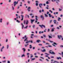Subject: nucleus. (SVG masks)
<instances>
[{"mask_svg":"<svg viewBox=\"0 0 63 63\" xmlns=\"http://www.w3.org/2000/svg\"><path fill=\"white\" fill-rule=\"evenodd\" d=\"M51 51H52V50H49V52L51 54H53V55H54L55 54V53H54V52L52 51L51 52Z\"/></svg>","mask_w":63,"mask_h":63,"instance_id":"nucleus-1","label":"nucleus"},{"mask_svg":"<svg viewBox=\"0 0 63 63\" xmlns=\"http://www.w3.org/2000/svg\"><path fill=\"white\" fill-rule=\"evenodd\" d=\"M27 37V36L26 35H25L24 36V37L26 38L25 39V40H24V41L25 42V41H27V42L28 41V40L27 39H28V37Z\"/></svg>","mask_w":63,"mask_h":63,"instance_id":"nucleus-2","label":"nucleus"},{"mask_svg":"<svg viewBox=\"0 0 63 63\" xmlns=\"http://www.w3.org/2000/svg\"><path fill=\"white\" fill-rule=\"evenodd\" d=\"M18 3V1H17L16 2V1H15L14 2V6L15 7L16 6V4H17Z\"/></svg>","mask_w":63,"mask_h":63,"instance_id":"nucleus-3","label":"nucleus"},{"mask_svg":"<svg viewBox=\"0 0 63 63\" xmlns=\"http://www.w3.org/2000/svg\"><path fill=\"white\" fill-rule=\"evenodd\" d=\"M39 26H40V27H41V28H43L42 26H43V27H44L45 28H46V26H45L44 25H39Z\"/></svg>","mask_w":63,"mask_h":63,"instance_id":"nucleus-4","label":"nucleus"},{"mask_svg":"<svg viewBox=\"0 0 63 63\" xmlns=\"http://www.w3.org/2000/svg\"><path fill=\"white\" fill-rule=\"evenodd\" d=\"M41 6H43V4L42 3H40L39 4V6L40 7V9H42V7L41 6Z\"/></svg>","mask_w":63,"mask_h":63,"instance_id":"nucleus-5","label":"nucleus"},{"mask_svg":"<svg viewBox=\"0 0 63 63\" xmlns=\"http://www.w3.org/2000/svg\"><path fill=\"white\" fill-rule=\"evenodd\" d=\"M35 19H36V20H35V23H37V20H38V19L37 18H38V16H35Z\"/></svg>","mask_w":63,"mask_h":63,"instance_id":"nucleus-6","label":"nucleus"},{"mask_svg":"<svg viewBox=\"0 0 63 63\" xmlns=\"http://www.w3.org/2000/svg\"><path fill=\"white\" fill-rule=\"evenodd\" d=\"M58 37L59 39H60V38H62V36L61 35H60V36L58 35Z\"/></svg>","mask_w":63,"mask_h":63,"instance_id":"nucleus-7","label":"nucleus"},{"mask_svg":"<svg viewBox=\"0 0 63 63\" xmlns=\"http://www.w3.org/2000/svg\"><path fill=\"white\" fill-rule=\"evenodd\" d=\"M31 23L32 24H33V22H34V21H35V19H33V20L31 19Z\"/></svg>","mask_w":63,"mask_h":63,"instance_id":"nucleus-8","label":"nucleus"},{"mask_svg":"<svg viewBox=\"0 0 63 63\" xmlns=\"http://www.w3.org/2000/svg\"><path fill=\"white\" fill-rule=\"evenodd\" d=\"M21 18H22L21 19V20H22H22H23V17H24V16H23V15H21Z\"/></svg>","mask_w":63,"mask_h":63,"instance_id":"nucleus-9","label":"nucleus"},{"mask_svg":"<svg viewBox=\"0 0 63 63\" xmlns=\"http://www.w3.org/2000/svg\"><path fill=\"white\" fill-rule=\"evenodd\" d=\"M30 7H29L28 9H27V10H28V12H30Z\"/></svg>","mask_w":63,"mask_h":63,"instance_id":"nucleus-10","label":"nucleus"},{"mask_svg":"<svg viewBox=\"0 0 63 63\" xmlns=\"http://www.w3.org/2000/svg\"><path fill=\"white\" fill-rule=\"evenodd\" d=\"M21 25H22V29H23V27H24V25H23V24L22 23H21Z\"/></svg>","mask_w":63,"mask_h":63,"instance_id":"nucleus-11","label":"nucleus"},{"mask_svg":"<svg viewBox=\"0 0 63 63\" xmlns=\"http://www.w3.org/2000/svg\"><path fill=\"white\" fill-rule=\"evenodd\" d=\"M40 17L41 18H42L43 19H44V16H43V15L41 16Z\"/></svg>","mask_w":63,"mask_h":63,"instance_id":"nucleus-12","label":"nucleus"},{"mask_svg":"<svg viewBox=\"0 0 63 63\" xmlns=\"http://www.w3.org/2000/svg\"><path fill=\"white\" fill-rule=\"evenodd\" d=\"M3 48H4V47L3 46L2 48H1V52H2V51H3L2 50L3 49Z\"/></svg>","mask_w":63,"mask_h":63,"instance_id":"nucleus-13","label":"nucleus"},{"mask_svg":"<svg viewBox=\"0 0 63 63\" xmlns=\"http://www.w3.org/2000/svg\"><path fill=\"white\" fill-rule=\"evenodd\" d=\"M57 59H58V60H59L60 59H61V58L60 57H57Z\"/></svg>","mask_w":63,"mask_h":63,"instance_id":"nucleus-14","label":"nucleus"},{"mask_svg":"<svg viewBox=\"0 0 63 63\" xmlns=\"http://www.w3.org/2000/svg\"><path fill=\"white\" fill-rule=\"evenodd\" d=\"M31 42V41L30 40H29L27 42H26V44H27V43H30Z\"/></svg>","mask_w":63,"mask_h":63,"instance_id":"nucleus-15","label":"nucleus"},{"mask_svg":"<svg viewBox=\"0 0 63 63\" xmlns=\"http://www.w3.org/2000/svg\"><path fill=\"white\" fill-rule=\"evenodd\" d=\"M43 52H46V49H44V50H43L42 51Z\"/></svg>","mask_w":63,"mask_h":63,"instance_id":"nucleus-16","label":"nucleus"},{"mask_svg":"<svg viewBox=\"0 0 63 63\" xmlns=\"http://www.w3.org/2000/svg\"><path fill=\"white\" fill-rule=\"evenodd\" d=\"M58 2H60L59 0H56V3H58Z\"/></svg>","mask_w":63,"mask_h":63,"instance_id":"nucleus-17","label":"nucleus"},{"mask_svg":"<svg viewBox=\"0 0 63 63\" xmlns=\"http://www.w3.org/2000/svg\"><path fill=\"white\" fill-rule=\"evenodd\" d=\"M25 55L24 54L22 55L21 57H25Z\"/></svg>","mask_w":63,"mask_h":63,"instance_id":"nucleus-18","label":"nucleus"},{"mask_svg":"<svg viewBox=\"0 0 63 63\" xmlns=\"http://www.w3.org/2000/svg\"><path fill=\"white\" fill-rule=\"evenodd\" d=\"M22 49H23V50H24L23 51H25L26 50V49H25V48H22Z\"/></svg>","mask_w":63,"mask_h":63,"instance_id":"nucleus-19","label":"nucleus"},{"mask_svg":"<svg viewBox=\"0 0 63 63\" xmlns=\"http://www.w3.org/2000/svg\"><path fill=\"white\" fill-rule=\"evenodd\" d=\"M26 23L27 25L28 24V20H27L26 22Z\"/></svg>","mask_w":63,"mask_h":63,"instance_id":"nucleus-20","label":"nucleus"},{"mask_svg":"<svg viewBox=\"0 0 63 63\" xmlns=\"http://www.w3.org/2000/svg\"><path fill=\"white\" fill-rule=\"evenodd\" d=\"M28 45H29V44H27V45H25V47H27V46Z\"/></svg>","mask_w":63,"mask_h":63,"instance_id":"nucleus-21","label":"nucleus"},{"mask_svg":"<svg viewBox=\"0 0 63 63\" xmlns=\"http://www.w3.org/2000/svg\"><path fill=\"white\" fill-rule=\"evenodd\" d=\"M36 42L37 43H39V42H40V40H37L36 41Z\"/></svg>","mask_w":63,"mask_h":63,"instance_id":"nucleus-22","label":"nucleus"},{"mask_svg":"<svg viewBox=\"0 0 63 63\" xmlns=\"http://www.w3.org/2000/svg\"><path fill=\"white\" fill-rule=\"evenodd\" d=\"M48 41L50 43H53V41L50 40H48Z\"/></svg>","mask_w":63,"mask_h":63,"instance_id":"nucleus-23","label":"nucleus"},{"mask_svg":"<svg viewBox=\"0 0 63 63\" xmlns=\"http://www.w3.org/2000/svg\"><path fill=\"white\" fill-rule=\"evenodd\" d=\"M26 21H25V20L24 21V24H26V23H25Z\"/></svg>","mask_w":63,"mask_h":63,"instance_id":"nucleus-24","label":"nucleus"},{"mask_svg":"<svg viewBox=\"0 0 63 63\" xmlns=\"http://www.w3.org/2000/svg\"><path fill=\"white\" fill-rule=\"evenodd\" d=\"M30 47H29L30 48H32V45H30Z\"/></svg>","mask_w":63,"mask_h":63,"instance_id":"nucleus-25","label":"nucleus"},{"mask_svg":"<svg viewBox=\"0 0 63 63\" xmlns=\"http://www.w3.org/2000/svg\"><path fill=\"white\" fill-rule=\"evenodd\" d=\"M45 15L46 16V17H47L48 16H47V14H45Z\"/></svg>","mask_w":63,"mask_h":63,"instance_id":"nucleus-26","label":"nucleus"},{"mask_svg":"<svg viewBox=\"0 0 63 63\" xmlns=\"http://www.w3.org/2000/svg\"><path fill=\"white\" fill-rule=\"evenodd\" d=\"M48 37L49 38H52V37L51 36H49V35H48Z\"/></svg>","mask_w":63,"mask_h":63,"instance_id":"nucleus-27","label":"nucleus"},{"mask_svg":"<svg viewBox=\"0 0 63 63\" xmlns=\"http://www.w3.org/2000/svg\"><path fill=\"white\" fill-rule=\"evenodd\" d=\"M58 21H59V20H60V19H61V18L59 17H58Z\"/></svg>","mask_w":63,"mask_h":63,"instance_id":"nucleus-28","label":"nucleus"},{"mask_svg":"<svg viewBox=\"0 0 63 63\" xmlns=\"http://www.w3.org/2000/svg\"><path fill=\"white\" fill-rule=\"evenodd\" d=\"M16 16H17L16 18H18V15H17V14H16Z\"/></svg>","mask_w":63,"mask_h":63,"instance_id":"nucleus-29","label":"nucleus"},{"mask_svg":"<svg viewBox=\"0 0 63 63\" xmlns=\"http://www.w3.org/2000/svg\"><path fill=\"white\" fill-rule=\"evenodd\" d=\"M35 25H33L32 26V27L33 28H35Z\"/></svg>","mask_w":63,"mask_h":63,"instance_id":"nucleus-30","label":"nucleus"},{"mask_svg":"<svg viewBox=\"0 0 63 63\" xmlns=\"http://www.w3.org/2000/svg\"><path fill=\"white\" fill-rule=\"evenodd\" d=\"M2 19H0V22H2Z\"/></svg>","mask_w":63,"mask_h":63,"instance_id":"nucleus-31","label":"nucleus"},{"mask_svg":"<svg viewBox=\"0 0 63 63\" xmlns=\"http://www.w3.org/2000/svg\"><path fill=\"white\" fill-rule=\"evenodd\" d=\"M16 21H17V22H18V23H19L20 22V21H18V20H17Z\"/></svg>","mask_w":63,"mask_h":63,"instance_id":"nucleus-32","label":"nucleus"},{"mask_svg":"<svg viewBox=\"0 0 63 63\" xmlns=\"http://www.w3.org/2000/svg\"><path fill=\"white\" fill-rule=\"evenodd\" d=\"M35 58H33L32 59V60H35Z\"/></svg>","mask_w":63,"mask_h":63,"instance_id":"nucleus-33","label":"nucleus"},{"mask_svg":"<svg viewBox=\"0 0 63 63\" xmlns=\"http://www.w3.org/2000/svg\"><path fill=\"white\" fill-rule=\"evenodd\" d=\"M36 5L37 6L38 5V3H36Z\"/></svg>","mask_w":63,"mask_h":63,"instance_id":"nucleus-34","label":"nucleus"},{"mask_svg":"<svg viewBox=\"0 0 63 63\" xmlns=\"http://www.w3.org/2000/svg\"><path fill=\"white\" fill-rule=\"evenodd\" d=\"M38 45L39 46H42V44H38Z\"/></svg>","mask_w":63,"mask_h":63,"instance_id":"nucleus-35","label":"nucleus"},{"mask_svg":"<svg viewBox=\"0 0 63 63\" xmlns=\"http://www.w3.org/2000/svg\"><path fill=\"white\" fill-rule=\"evenodd\" d=\"M54 31V29H52V30H51V31L52 32L53 31Z\"/></svg>","mask_w":63,"mask_h":63,"instance_id":"nucleus-36","label":"nucleus"},{"mask_svg":"<svg viewBox=\"0 0 63 63\" xmlns=\"http://www.w3.org/2000/svg\"><path fill=\"white\" fill-rule=\"evenodd\" d=\"M48 3H49L47 1L46 2V3L47 4H48Z\"/></svg>","mask_w":63,"mask_h":63,"instance_id":"nucleus-37","label":"nucleus"},{"mask_svg":"<svg viewBox=\"0 0 63 63\" xmlns=\"http://www.w3.org/2000/svg\"><path fill=\"white\" fill-rule=\"evenodd\" d=\"M59 10L60 11H62V9H60V8H59Z\"/></svg>","mask_w":63,"mask_h":63,"instance_id":"nucleus-38","label":"nucleus"},{"mask_svg":"<svg viewBox=\"0 0 63 63\" xmlns=\"http://www.w3.org/2000/svg\"><path fill=\"white\" fill-rule=\"evenodd\" d=\"M27 27H28V26H26V27H25V28H26V29L27 28Z\"/></svg>","mask_w":63,"mask_h":63,"instance_id":"nucleus-39","label":"nucleus"},{"mask_svg":"<svg viewBox=\"0 0 63 63\" xmlns=\"http://www.w3.org/2000/svg\"><path fill=\"white\" fill-rule=\"evenodd\" d=\"M12 8H13V10H14V6H12Z\"/></svg>","mask_w":63,"mask_h":63,"instance_id":"nucleus-40","label":"nucleus"},{"mask_svg":"<svg viewBox=\"0 0 63 63\" xmlns=\"http://www.w3.org/2000/svg\"><path fill=\"white\" fill-rule=\"evenodd\" d=\"M54 44V45H57V44L56 43H55V42H54L53 43Z\"/></svg>","mask_w":63,"mask_h":63,"instance_id":"nucleus-41","label":"nucleus"},{"mask_svg":"<svg viewBox=\"0 0 63 63\" xmlns=\"http://www.w3.org/2000/svg\"><path fill=\"white\" fill-rule=\"evenodd\" d=\"M60 47H63V46L62 45H61L60 46Z\"/></svg>","mask_w":63,"mask_h":63,"instance_id":"nucleus-42","label":"nucleus"},{"mask_svg":"<svg viewBox=\"0 0 63 63\" xmlns=\"http://www.w3.org/2000/svg\"><path fill=\"white\" fill-rule=\"evenodd\" d=\"M43 36L44 37V38H46V35L45 34L43 35Z\"/></svg>","mask_w":63,"mask_h":63,"instance_id":"nucleus-43","label":"nucleus"},{"mask_svg":"<svg viewBox=\"0 0 63 63\" xmlns=\"http://www.w3.org/2000/svg\"><path fill=\"white\" fill-rule=\"evenodd\" d=\"M8 48H9V45H7V49H8Z\"/></svg>","mask_w":63,"mask_h":63,"instance_id":"nucleus-44","label":"nucleus"},{"mask_svg":"<svg viewBox=\"0 0 63 63\" xmlns=\"http://www.w3.org/2000/svg\"><path fill=\"white\" fill-rule=\"evenodd\" d=\"M7 63H10V61H8Z\"/></svg>","mask_w":63,"mask_h":63,"instance_id":"nucleus-45","label":"nucleus"},{"mask_svg":"<svg viewBox=\"0 0 63 63\" xmlns=\"http://www.w3.org/2000/svg\"><path fill=\"white\" fill-rule=\"evenodd\" d=\"M39 60H40V61H42L43 60H42L41 59H40Z\"/></svg>","mask_w":63,"mask_h":63,"instance_id":"nucleus-46","label":"nucleus"},{"mask_svg":"<svg viewBox=\"0 0 63 63\" xmlns=\"http://www.w3.org/2000/svg\"><path fill=\"white\" fill-rule=\"evenodd\" d=\"M57 29H60V28H59V27H57Z\"/></svg>","mask_w":63,"mask_h":63,"instance_id":"nucleus-47","label":"nucleus"},{"mask_svg":"<svg viewBox=\"0 0 63 63\" xmlns=\"http://www.w3.org/2000/svg\"><path fill=\"white\" fill-rule=\"evenodd\" d=\"M54 22H56V20H54L53 21Z\"/></svg>","mask_w":63,"mask_h":63,"instance_id":"nucleus-48","label":"nucleus"},{"mask_svg":"<svg viewBox=\"0 0 63 63\" xmlns=\"http://www.w3.org/2000/svg\"><path fill=\"white\" fill-rule=\"evenodd\" d=\"M43 43H46V42H45V41H43Z\"/></svg>","mask_w":63,"mask_h":63,"instance_id":"nucleus-49","label":"nucleus"},{"mask_svg":"<svg viewBox=\"0 0 63 63\" xmlns=\"http://www.w3.org/2000/svg\"><path fill=\"white\" fill-rule=\"evenodd\" d=\"M42 12H44V10L43 9H42Z\"/></svg>","mask_w":63,"mask_h":63,"instance_id":"nucleus-50","label":"nucleus"},{"mask_svg":"<svg viewBox=\"0 0 63 63\" xmlns=\"http://www.w3.org/2000/svg\"><path fill=\"white\" fill-rule=\"evenodd\" d=\"M49 31H50V30L49 29H48V32H49Z\"/></svg>","mask_w":63,"mask_h":63,"instance_id":"nucleus-51","label":"nucleus"},{"mask_svg":"<svg viewBox=\"0 0 63 63\" xmlns=\"http://www.w3.org/2000/svg\"><path fill=\"white\" fill-rule=\"evenodd\" d=\"M30 1H28V4H30Z\"/></svg>","mask_w":63,"mask_h":63,"instance_id":"nucleus-52","label":"nucleus"},{"mask_svg":"<svg viewBox=\"0 0 63 63\" xmlns=\"http://www.w3.org/2000/svg\"><path fill=\"white\" fill-rule=\"evenodd\" d=\"M39 13H41L42 12V11H41V10H40L39 11Z\"/></svg>","mask_w":63,"mask_h":63,"instance_id":"nucleus-53","label":"nucleus"},{"mask_svg":"<svg viewBox=\"0 0 63 63\" xmlns=\"http://www.w3.org/2000/svg\"><path fill=\"white\" fill-rule=\"evenodd\" d=\"M45 54H47V55H49V54H47V53H45Z\"/></svg>","mask_w":63,"mask_h":63,"instance_id":"nucleus-54","label":"nucleus"},{"mask_svg":"<svg viewBox=\"0 0 63 63\" xmlns=\"http://www.w3.org/2000/svg\"><path fill=\"white\" fill-rule=\"evenodd\" d=\"M37 50H40V49L39 48H38L37 49Z\"/></svg>","mask_w":63,"mask_h":63,"instance_id":"nucleus-55","label":"nucleus"},{"mask_svg":"<svg viewBox=\"0 0 63 63\" xmlns=\"http://www.w3.org/2000/svg\"><path fill=\"white\" fill-rule=\"evenodd\" d=\"M48 47H52V46H48Z\"/></svg>","mask_w":63,"mask_h":63,"instance_id":"nucleus-56","label":"nucleus"},{"mask_svg":"<svg viewBox=\"0 0 63 63\" xmlns=\"http://www.w3.org/2000/svg\"><path fill=\"white\" fill-rule=\"evenodd\" d=\"M46 45H49V43H46Z\"/></svg>","mask_w":63,"mask_h":63,"instance_id":"nucleus-57","label":"nucleus"},{"mask_svg":"<svg viewBox=\"0 0 63 63\" xmlns=\"http://www.w3.org/2000/svg\"><path fill=\"white\" fill-rule=\"evenodd\" d=\"M35 48V47H33V49H34Z\"/></svg>","mask_w":63,"mask_h":63,"instance_id":"nucleus-58","label":"nucleus"},{"mask_svg":"<svg viewBox=\"0 0 63 63\" xmlns=\"http://www.w3.org/2000/svg\"><path fill=\"white\" fill-rule=\"evenodd\" d=\"M59 27L60 28H61V27H62V26H59Z\"/></svg>","mask_w":63,"mask_h":63,"instance_id":"nucleus-59","label":"nucleus"},{"mask_svg":"<svg viewBox=\"0 0 63 63\" xmlns=\"http://www.w3.org/2000/svg\"><path fill=\"white\" fill-rule=\"evenodd\" d=\"M52 22V20H51L50 21V23H51V22Z\"/></svg>","mask_w":63,"mask_h":63,"instance_id":"nucleus-60","label":"nucleus"},{"mask_svg":"<svg viewBox=\"0 0 63 63\" xmlns=\"http://www.w3.org/2000/svg\"><path fill=\"white\" fill-rule=\"evenodd\" d=\"M48 14H49V12H47V15H48Z\"/></svg>","mask_w":63,"mask_h":63,"instance_id":"nucleus-61","label":"nucleus"},{"mask_svg":"<svg viewBox=\"0 0 63 63\" xmlns=\"http://www.w3.org/2000/svg\"><path fill=\"white\" fill-rule=\"evenodd\" d=\"M9 2H11V0H9Z\"/></svg>","mask_w":63,"mask_h":63,"instance_id":"nucleus-62","label":"nucleus"},{"mask_svg":"<svg viewBox=\"0 0 63 63\" xmlns=\"http://www.w3.org/2000/svg\"><path fill=\"white\" fill-rule=\"evenodd\" d=\"M49 17L50 16H51L50 14H49Z\"/></svg>","mask_w":63,"mask_h":63,"instance_id":"nucleus-63","label":"nucleus"},{"mask_svg":"<svg viewBox=\"0 0 63 63\" xmlns=\"http://www.w3.org/2000/svg\"><path fill=\"white\" fill-rule=\"evenodd\" d=\"M22 1H23V2H25V1H24V0H22Z\"/></svg>","mask_w":63,"mask_h":63,"instance_id":"nucleus-64","label":"nucleus"}]
</instances>
